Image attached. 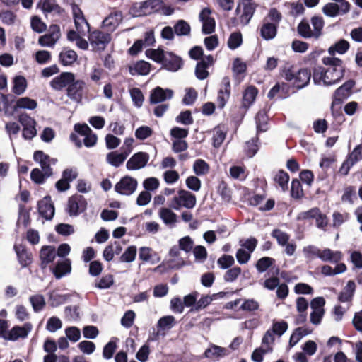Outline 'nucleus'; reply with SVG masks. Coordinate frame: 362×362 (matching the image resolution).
Here are the masks:
<instances>
[{"instance_id":"62","label":"nucleus","mask_w":362,"mask_h":362,"mask_svg":"<svg viewBox=\"0 0 362 362\" xmlns=\"http://www.w3.org/2000/svg\"><path fill=\"white\" fill-rule=\"evenodd\" d=\"M272 236L276 239L279 245H286L289 240V235L279 229H274L272 233Z\"/></svg>"},{"instance_id":"21","label":"nucleus","mask_w":362,"mask_h":362,"mask_svg":"<svg viewBox=\"0 0 362 362\" xmlns=\"http://www.w3.org/2000/svg\"><path fill=\"white\" fill-rule=\"evenodd\" d=\"M74 81V75L72 73L64 72L54 78L50 82L52 88L55 90H61L69 86L70 83Z\"/></svg>"},{"instance_id":"48","label":"nucleus","mask_w":362,"mask_h":362,"mask_svg":"<svg viewBox=\"0 0 362 362\" xmlns=\"http://www.w3.org/2000/svg\"><path fill=\"white\" fill-rule=\"evenodd\" d=\"M61 62L64 65H71L77 59V54L71 49H64L59 54Z\"/></svg>"},{"instance_id":"15","label":"nucleus","mask_w":362,"mask_h":362,"mask_svg":"<svg viewBox=\"0 0 362 362\" xmlns=\"http://www.w3.org/2000/svg\"><path fill=\"white\" fill-rule=\"evenodd\" d=\"M182 65V60L180 57L170 52H166L162 63L163 68L170 71L175 72L180 69Z\"/></svg>"},{"instance_id":"7","label":"nucleus","mask_w":362,"mask_h":362,"mask_svg":"<svg viewBox=\"0 0 362 362\" xmlns=\"http://www.w3.org/2000/svg\"><path fill=\"white\" fill-rule=\"evenodd\" d=\"M87 206L86 199L79 194L71 196L67 203V212L71 216H76L83 212Z\"/></svg>"},{"instance_id":"46","label":"nucleus","mask_w":362,"mask_h":362,"mask_svg":"<svg viewBox=\"0 0 362 362\" xmlns=\"http://www.w3.org/2000/svg\"><path fill=\"white\" fill-rule=\"evenodd\" d=\"M302 252L308 261H312L316 257L320 259L321 250L315 245H307L303 248Z\"/></svg>"},{"instance_id":"44","label":"nucleus","mask_w":362,"mask_h":362,"mask_svg":"<svg viewBox=\"0 0 362 362\" xmlns=\"http://www.w3.org/2000/svg\"><path fill=\"white\" fill-rule=\"evenodd\" d=\"M310 332L311 331L306 327L296 328L290 337L289 345L291 346H295L303 337L309 334Z\"/></svg>"},{"instance_id":"64","label":"nucleus","mask_w":362,"mask_h":362,"mask_svg":"<svg viewBox=\"0 0 362 362\" xmlns=\"http://www.w3.org/2000/svg\"><path fill=\"white\" fill-rule=\"evenodd\" d=\"M353 163L356 164L362 160V144L357 145L349 154L348 158Z\"/></svg>"},{"instance_id":"57","label":"nucleus","mask_w":362,"mask_h":362,"mask_svg":"<svg viewBox=\"0 0 362 362\" xmlns=\"http://www.w3.org/2000/svg\"><path fill=\"white\" fill-rule=\"evenodd\" d=\"M242 42L241 33L240 32H235L230 34L228 40V46L230 49H235L240 46Z\"/></svg>"},{"instance_id":"27","label":"nucleus","mask_w":362,"mask_h":362,"mask_svg":"<svg viewBox=\"0 0 362 362\" xmlns=\"http://www.w3.org/2000/svg\"><path fill=\"white\" fill-rule=\"evenodd\" d=\"M41 264L45 267L48 264L51 263L56 257V250L53 246H43L40 252Z\"/></svg>"},{"instance_id":"51","label":"nucleus","mask_w":362,"mask_h":362,"mask_svg":"<svg viewBox=\"0 0 362 362\" xmlns=\"http://www.w3.org/2000/svg\"><path fill=\"white\" fill-rule=\"evenodd\" d=\"M212 133L213 145L215 147H218L224 141L226 132L223 128L217 127L213 129Z\"/></svg>"},{"instance_id":"8","label":"nucleus","mask_w":362,"mask_h":362,"mask_svg":"<svg viewBox=\"0 0 362 362\" xmlns=\"http://www.w3.org/2000/svg\"><path fill=\"white\" fill-rule=\"evenodd\" d=\"M137 180L130 176H124L115 186V190L117 193L129 196L132 194L136 189Z\"/></svg>"},{"instance_id":"52","label":"nucleus","mask_w":362,"mask_h":362,"mask_svg":"<svg viewBox=\"0 0 362 362\" xmlns=\"http://www.w3.org/2000/svg\"><path fill=\"white\" fill-rule=\"evenodd\" d=\"M29 300L35 312L40 311L45 305V300L42 295L31 296Z\"/></svg>"},{"instance_id":"4","label":"nucleus","mask_w":362,"mask_h":362,"mask_svg":"<svg viewBox=\"0 0 362 362\" xmlns=\"http://www.w3.org/2000/svg\"><path fill=\"white\" fill-rule=\"evenodd\" d=\"M255 11V4L252 0H241L235 10L237 18L240 23L246 25L253 16Z\"/></svg>"},{"instance_id":"41","label":"nucleus","mask_w":362,"mask_h":362,"mask_svg":"<svg viewBox=\"0 0 362 362\" xmlns=\"http://www.w3.org/2000/svg\"><path fill=\"white\" fill-rule=\"evenodd\" d=\"M310 23L313 26L314 39H318L321 36L324 28V20L321 16H315L311 18Z\"/></svg>"},{"instance_id":"1","label":"nucleus","mask_w":362,"mask_h":362,"mask_svg":"<svg viewBox=\"0 0 362 362\" xmlns=\"http://www.w3.org/2000/svg\"><path fill=\"white\" fill-rule=\"evenodd\" d=\"M322 63L327 66L324 71L320 73L315 72L313 75V80L315 83H319L317 80H322L326 86H331L339 82L344 75L345 67L343 62L334 57H325L322 59Z\"/></svg>"},{"instance_id":"61","label":"nucleus","mask_w":362,"mask_h":362,"mask_svg":"<svg viewBox=\"0 0 362 362\" xmlns=\"http://www.w3.org/2000/svg\"><path fill=\"white\" fill-rule=\"evenodd\" d=\"M235 263V259L233 256L228 255H223L218 259L217 264L222 269L230 268Z\"/></svg>"},{"instance_id":"40","label":"nucleus","mask_w":362,"mask_h":362,"mask_svg":"<svg viewBox=\"0 0 362 362\" xmlns=\"http://www.w3.org/2000/svg\"><path fill=\"white\" fill-rule=\"evenodd\" d=\"M69 295H62L52 291L49 293V303L52 307H57L68 300Z\"/></svg>"},{"instance_id":"50","label":"nucleus","mask_w":362,"mask_h":362,"mask_svg":"<svg viewBox=\"0 0 362 362\" xmlns=\"http://www.w3.org/2000/svg\"><path fill=\"white\" fill-rule=\"evenodd\" d=\"M166 52L160 48L157 49H149L146 51V55L148 58L162 64Z\"/></svg>"},{"instance_id":"5","label":"nucleus","mask_w":362,"mask_h":362,"mask_svg":"<svg viewBox=\"0 0 362 362\" xmlns=\"http://www.w3.org/2000/svg\"><path fill=\"white\" fill-rule=\"evenodd\" d=\"M18 122L23 126V137L32 139L37 134L36 121L28 114L23 112L18 115Z\"/></svg>"},{"instance_id":"9","label":"nucleus","mask_w":362,"mask_h":362,"mask_svg":"<svg viewBox=\"0 0 362 362\" xmlns=\"http://www.w3.org/2000/svg\"><path fill=\"white\" fill-rule=\"evenodd\" d=\"M88 40L94 49L103 50L110 42L111 37L108 33L100 30H94L89 34Z\"/></svg>"},{"instance_id":"38","label":"nucleus","mask_w":362,"mask_h":362,"mask_svg":"<svg viewBox=\"0 0 362 362\" xmlns=\"http://www.w3.org/2000/svg\"><path fill=\"white\" fill-rule=\"evenodd\" d=\"M71 272V262L69 259L59 262L54 267L53 272L57 279H60Z\"/></svg>"},{"instance_id":"33","label":"nucleus","mask_w":362,"mask_h":362,"mask_svg":"<svg viewBox=\"0 0 362 362\" xmlns=\"http://www.w3.org/2000/svg\"><path fill=\"white\" fill-rule=\"evenodd\" d=\"M322 12L329 17H335L338 15H344L348 12H344L341 8V4L337 3H327L322 8Z\"/></svg>"},{"instance_id":"54","label":"nucleus","mask_w":362,"mask_h":362,"mask_svg":"<svg viewBox=\"0 0 362 362\" xmlns=\"http://www.w3.org/2000/svg\"><path fill=\"white\" fill-rule=\"evenodd\" d=\"M74 23L76 30L81 35H85L90 31L89 24L84 17H76V19H74Z\"/></svg>"},{"instance_id":"22","label":"nucleus","mask_w":362,"mask_h":362,"mask_svg":"<svg viewBox=\"0 0 362 362\" xmlns=\"http://www.w3.org/2000/svg\"><path fill=\"white\" fill-rule=\"evenodd\" d=\"M180 248L176 245L172 247L169 251L170 259L167 262V266L170 269H177L185 264V261L180 257Z\"/></svg>"},{"instance_id":"29","label":"nucleus","mask_w":362,"mask_h":362,"mask_svg":"<svg viewBox=\"0 0 362 362\" xmlns=\"http://www.w3.org/2000/svg\"><path fill=\"white\" fill-rule=\"evenodd\" d=\"M37 107V102L29 97H22L17 99L13 106V110L18 111L20 109L34 110Z\"/></svg>"},{"instance_id":"43","label":"nucleus","mask_w":362,"mask_h":362,"mask_svg":"<svg viewBox=\"0 0 362 362\" xmlns=\"http://www.w3.org/2000/svg\"><path fill=\"white\" fill-rule=\"evenodd\" d=\"M257 133L266 132L268 129V117L266 112L261 110L258 112L255 117Z\"/></svg>"},{"instance_id":"49","label":"nucleus","mask_w":362,"mask_h":362,"mask_svg":"<svg viewBox=\"0 0 362 362\" xmlns=\"http://www.w3.org/2000/svg\"><path fill=\"white\" fill-rule=\"evenodd\" d=\"M276 27L274 23H267L261 28V35L265 40H271L276 36Z\"/></svg>"},{"instance_id":"31","label":"nucleus","mask_w":362,"mask_h":362,"mask_svg":"<svg viewBox=\"0 0 362 362\" xmlns=\"http://www.w3.org/2000/svg\"><path fill=\"white\" fill-rule=\"evenodd\" d=\"M151 64L146 61H139L129 66V72L132 75L145 76L149 74Z\"/></svg>"},{"instance_id":"19","label":"nucleus","mask_w":362,"mask_h":362,"mask_svg":"<svg viewBox=\"0 0 362 362\" xmlns=\"http://www.w3.org/2000/svg\"><path fill=\"white\" fill-rule=\"evenodd\" d=\"M214 58L211 55L204 57L197 63L195 69L196 77L199 80H204L209 76L207 69L214 64Z\"/></svg>"},{"instance_id":"63","label":"nucleus","mask_w":362,"mask_h":362,"mask_svg":"<svg viewBox=\"0 0 362 362\" xmlns=\"http://www.w3.org/2000/svg\"><path fill=\"white\" fill-rule=\"evenodd\" d=\"M273 348H264L262 346L256 349L252 354V359L255 362H262L264 354L272 352Z\"/></svg>"},{"instance_id":"25","label":"nucleus","mask_w":362,"mask_h":362,"mask_svg":"<svg viewBox=\"0 0 362 362\" xmlns=\"http://www.w3.org/2000/svg\"><path fill=\"white\" fill-rule=\"evenodd\" d=\"M158 216L163 223L170 228L174 227L177 222V214L170 209L161 208L159 210Z\"/></svg>"},{"instance_id":"17","label":"nucleus","mask_w":362,"mask_h":362,"mask_svg":"<svg viewBox=\"0 0 362 362\" xmlns=\"http://www.w3.org/2000/svg\"><path fill=\"white\" fill-rule=\"evenodd\" d=\"M356 83L354 80H349L345 82L342 86L338 88L334 95V103H340L344 99H346L352 93V88Z\"/></svg>"},{"instance_id":"28","label":"nucleus","mask_w":362,"mask_h":362,"mask_svg":"<svg viewBox=\"0 0 362 362\" xmlns=\"http://www.w3.org/2000/svg\"><path fill=\"white\" fill-rule=\"evenodd\" d=\"M342 253L340 251H334L329 248L321 250L320 259L330 263H338L342 259Z\"/></svg>"},{"instance_id":"23","label":"nucleus","mask_w":362,"mask_h":362,"mask_svg":"<svg viewBox=\"0 0 362 362\" xmlns=\"http://www.w3.org/2000/svg\"><path fill=\"white\" fill-rule=\"evenodd\" d=\"M40 214L46 219H51L54 214V208L49 197H45L38 203Z\"/></svg>"},{"instance_id":"20","label":"nucleus","mask_w":362,"mask_h":362,"mask_svg":"<svg viewBox=\"0 0 362 362\" xmlns=\"http://www.w3.org/2000/svg\"><path fill=\"white\" fill-rule=\"evenodd\" d=\"M200 21L202 22V32L204 34H211L215 29V21L211 17V11L208 8H204L199 14Z\"/></svg>"},{"instance_id":"32","label":"nucleus","mask_w":362,"mask_h":362,"mask_svg":"<svg viewBox=\"0 0 362 362\" xmlns=\"http://www.w3.org/2000/svg\"><path fill=\"white\" fill-rule=\"evenodd\" d=\"M127 158V156L122 151L121 153L112 151L107 154L106 160L110 165L117 168L124 163Z\"/></svg>"},{"instance_id":"26","label":"nucleus","mask_w":362,"mask_h":362,"mask_svg":"<svg viewBox=\"0 0 362 362\" xmlns=\"http://www.w3.org/2000/svg\"><path fill=\"white\" fill-rule=\"evenodd\" d=\"M122 20L120 12L111 13L103 21V26L108 31H113L119 25Z\"/></svg>"},{"instance_id":"24","label":"nucleus","mask_w":362,"mask_h":362,"mask_svg":"<svg viewBox=\"0 0 362 362\" xmlns=\"http://www.w3.org/2000/svg\"><path fill=\"white\" fill-rule=\"evenodd\" d=\"M139 259L144 262L155 264L160 261L159 255L148 247H141L139 249Z\"/></svg>"},{"instance_id":"30","label":"nucleus","mask_w":362,"mask_h":362,"mask_svg":"<svg viewBox=\"0 0 362 362\" xmlns=\"http://www.w3.org/2000/svg\"><path fill=\"white\" fill-rule=\"evenodd\" d=\"M356 291V284L354 281H349L338 296L340 302L346 303L352 300Z\"/></svg>"},{"instance_id":"11","label":"nucleus","mask_w":362,"mask_h":362,"mask_svg":"<svg viewBox=\"0 0 362 362\" xmlns=\"http://www.w3.org/2000/svg\"><path fill=\"white\" fill-rule=\"evenodd\" d=\"M150 156L146 152L134 153L127 162L126 167L129 170H137L144 168L149 160Z\"/></svg>"},{"instance_id":"35","label":"nucleus","mask_w":362,"mask_h":362,"mask_svg":"<svg viewBox=\"0 0 362 362\" xmlns=\"http://www.w3.org/2000/svg\"><path fill=\"white\" fill-rule=\"evenodd\" d=\"M148 5L150 3H136L130 9V14L132 17H139L142 16H146L151 14L149 12Z\"/></svg>"},{"instance_id":"60","label":"nucleus","mask_w":362,"mask_h":362,"mask_svg":"<svg viewBox=\"0 0 362 362\" xmlns=\"http://www.w3.org/2000/svg\"><path fill=\"white\" fill-rule=\"evenodd\" d=\"M239 244L242 248L252 253L257 245V240L255 238L251 237L247 239L240 240Z\"/></svg>"},{"instance_id":"37","label":"nucleus","mask_w":362,"mask_h":362,"mask_svg":"<svg viewBox=\"0 0 362 362\" xmlns=\"http://www.w3.org/2000/svg\"><path fill=\"white\" fill-rule=\"evenodd\" d=\"M27 88V81L23 76H16L13 79L12 91L16 95L23 94Z\"/></svg>"},{"instance_id":"39","label":"nucleus","mask_w":362,"mask_h":362,"mask_svg":"<svg viewBox=\"0 0 362 362\" xmlns=\"http://www.w3.org/2000/svg\"><path fill=\"white\" fill-rule=\"evenodd\" d=\"M15 250L22 267H26L31 262V254L23 246L16 245Z\"/></svg>"},{"instance_id":"56","label":"nucleus","mask_w":362,"mask_h":362,"mask_svg":"<svg viewBox=\"0 0 362 362\" xmlns=\"http://www.w3.org/2000/svg\"><path fill=\"white\" fill-rule=\"evenodd\" d=\"M129 92L134 105L137 107H141L144 99L141 90L138 88H133L129 90Z\"/></svg>"},{"instance_id":"47","label":"nucleus","mask_w":362,"mask_h":362,"mask_svg":"<svg viewBox=\"0 0 362 362\" xmlns=\"http://www.w3.org/2000/svg\"><path fill=\"white\" fill-rule=\"evenodd\" d=\"M298 33L304 38H314L313 30L309 23L305 21H301L297 27Z\"/></svg>"},{"instance_id":"45","label":"nucleus","mask_w":362,"mask_h":362,"mask_svg":"<svg viewBox=\"0 0 362 362\" xmlns=\"http://www.w3.org/2000/svg\"><path fill=\"white\" fill-rule=\"evenodd\" d=\"M349 48V43L345 40H341L334 45L331 46L328 52L330 57H334L336 53L342 54H344Z\"/></svg>"},{"instance_id":"18","label":"nucleus","mask_w":362,"mask_h":362,"mask_svg":"<svg viewBox=\"0 0 362 362\" xmlns=\"http://www.w3.org/2000/svg\"><path fill=\"white\" fill-rule=\"evenodd\" d=\"M229 354L228 349L213 344H209L204 351V356L211 361H218Z\"/></svg>"},{"instance_id":"10","label":"nucleus","mask_w":362,"mask_h":362,"mask_svg":"<svg viewBox=\"0 0 362 362\" xmlns=\"http://www.w3.org/2000/svg\"><path fill=\"white\" fill-rule=\"evenodd\" d=\"M33 159L39 163L42 170L45 172L47 176L52 175V169L51 165H54L57 163V160L51 158L48 155L45 154L42 151H37L34 153Z\"/></svg>"},{"instance_id":"6","label":"nucleus","mask_w":362,"mask_h":362,"mask_svg":"<svg viewBox=\"0 0 362 362\" xmlns=\"http://www.w3.org/2000/svg\"><path fill=\"white\" fill-rule=\"evenodd\" d=\"M61 37V31L59 25H51L47 32L40 36L38 43L42 47H53Z\"/></svg>"},{"instance_id":"58","label":"nucleus","mask_w":362,"mask_h":362,"mask_svg":"<svg viewBox=\"0 0 362 362\" xmlns=\"http://www.w3.org/2000/svg\"><path fill=\"white\" fill-rule=\"evenodd\" d=\"M193 169L196 175H202L209 172V166L204 160L199 159L194 162Z\"/></svg>"},{"instance_id":"12","label":"nucleus","mask_w":362,"mask_h":362,"mask_svg":"<svg viewBox=\"0 0 362 362\" xmlns=\"http://www.w3.org/2000/svg\"><path fill=\"white\" fill-rule=\"evenodd\" d=\"M32 329L33 325L30 322H26L23 326L16 325L9 330L7 341H15L19 339H25Z\"/></svg>"},{"instance_id":"13","label":"nucleus","mask_w":362,"mask_h":362,"mask_svg":"<svg viewBox=\"0 0 362 362\" xmlns=\"http://www.w3.org/2000/svg\"><path fill=\"white\" fill-rule=\"evenodd\" d=\"M86 83L82 80H75L66 88L68 97L77 103L81 102Z\"/></svg>"},{"instance_id":"34","label":"nucleus","mask_w":362,"mask_h":362,"mask_svg":"<svg viewBox=\"0 0 362 362\" xmlns=\"http://www.w3.org/2000/svg\"><path fill=\"white\" fill-rule=\"evenodd\" d=\"M42 10L47 13L61 15L64 10L56 3L55 0H44L42 2Z\"/></svg>"},{"instance_id":"2","label":"nucleus","mask_w":362,"mask_h":362,"mask_svg":"<svg viewBox=\"0 0 362 362\" xmlns=\"http://www.w3.org/2000/svg\"><path fill=\"white\" fill-rule=\"evenodd\" d=\"M282 75L293 86L298 89L308 86L311 78V72L309 69L306 68L298 69L291 64L284 66Z\"/></svg>"},{"instance_id":"59","label":"nucleus","mask_w":362,"mask_h":362,"mask_svg":"<svg viewBox=\"0 0 362 362\" xmlns=\"http://www.w3.org/2000/svg\"><path fill=\"white\" fill-rule=\"evenodd\" d=\"M174 30L177 35H187L190 32V26L185 21L180 20L175 25Z\"/></svg>"},{"instance_id":"3","label":"nucleus","mask_w":362,"mask_h":362,"mask_svg":"<svg viewBox=\"0 0 362 362\" xmlns=\"http://www.w3.org/2000/svg\"><path fill=\"white\" fill-rule=\"evenodd\" d=\"M196 202L194 194L189 191L181 189L173 198L170 206L175 210H180L182 207L190 209L194 207Z\"/></svg>"},{"instance_id":"14","label":"nucleus","mask_w":362,"mask_h":362,"mask_svg":"<svg viewBox=\"0 0 362 362\" xmlns=\"http://www.w3.org/2000/svg\"><path fill=\"white\" fill-rule=\"evenodd\" d=\"M173 96V90L157 86L151 91L149 100L151 104H157L170 100Z\"/></svg>"},{"instance_id":"16","label":"nucleus","mask_w":362,"mask_h":362,"mask_svg":"<svg viewBox=\"0 0 362 362\" xmlns=\"http://www.w3.org/2000/svg\"><path fill=\"white\" fill-rule=\"evenodd\" d=\"M230 95V82L228 76L223 78L221 83V87L218 90L217 102L220 108H223L227 101L228 100Z\"/></svg>"},{"instance_id":"55","label":"nucleus","mask_w":362,"mask_h":362,"mask_svg":"<svg viewBox=\"0 0 362 362\" xmlns=\"http://www.w3.org/2000/svg\"><path fill=\"white\" fill-rule=\"evenodd\" d=\"M274 180L275 182L281 187L282 190L284 191L288 188L289 176L286 172L282 170L279 171L275 175Z\"/></svg>"},{"instance_id":"36","label":"nucleus","mask_w":362,"mask_h":362,"mask_svg":"<svg viewBox=\"0 0 362 362\" xmlns=\"http://www.w3.org/2000/svg\"><path fill=\"white\" fill-rule=\"evenodd\" d=\"M175 325V318L173 315H166L160 317L157 322V327L162 332H166Z\"/></svg>"},{"instance_id":"53","label":"nucleus","mask_w":362,"mask_h":362,"mask_svg":"<svg viewBox=\"0 0 362 362\" xmlns=\"http://www.w3.org/2000/svg\"><path fill=\"white\" fill-rule=\"evenodd\" d=\"M274 262L275 260L272 257H264L257 262L255 267L259 273H263L267 271V269L269 268Z\"/></svg>"},{"instance_id":"42","label":"nucleus","mask_w":362,"mask_h":362,"mask_svg":"<svg viewBox=\"0 0 362 362\" xmlns=\"http://www.w3.org/2000/svg\"><path fill=\"white\" fill-rule=\"evenodd\" d=\"M257 94V89L254 86L247 87L243 93V105L244 107H249L255 100Z\"/></svg>"}]
</instances>
